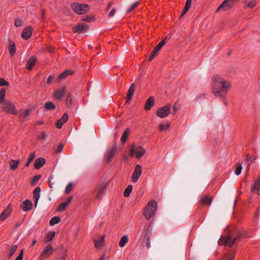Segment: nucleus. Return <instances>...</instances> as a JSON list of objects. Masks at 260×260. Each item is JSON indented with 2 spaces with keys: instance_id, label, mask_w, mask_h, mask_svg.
<instances>
[{
  "instance_id": "obj_1",
  "label": "nucleus",
  "mask_w": 260,
  "mask_h": 260,
  "mask_svg": "<svg viewBox=\"0 0 260 260\" xmlns=\"http://www.w3.org/2000/svg\"><path fill=\"white\" fill-rule=\"evenodd\" d=\"M211 86L215 96L224 98L230 90L231 84L221 75L215 74L212 77Z\"/></svg>"
},
{
  "instance_id": "obj_2",
  "label": "nucleus",
  "mask_w": 260,
  "mask_h": 260,
  "mask_svg": "<svg viewBox=\"0 0 260 260\" xmlns=\"http://www.w3.org/2000/svg\"><path fill=\"white\" fill-rule=\"evenodd\" d=\"M157 206V203L154 201H150L147 203L144 212V215L146 219H149L154 215Z\"/></svg>"
},
{
  "instance_id": "obj_3",
  "label": "nucleus",
  "mask_w": 260,
  "mask_h": 260,
  "mask_svg": "<svg viewBox=\"0 0 260 260\" xmlns=\"http://www.w3.org/2000/svg\"><path fill=\"white\" fill-rule=\"evenodd\" d=\"M71 7L74 12L79 15L85 14L90 9V6L88 5L79 3H73Z\"/></svg>"
},
{
  "instance_id": "obj_4",
  "label": "nucleus",
  "mask_w": 260,
  "mask_h": 260,
  "mask_svg": "<svg viewBox=\"0 0 260 260\" xmlns=\"http://www.w3.org/2000/svg\"><path fill=\"white\" fill-rule=\"evenodd\" d=\"M239 236L229 234L220 238L218 242L219 245L231 247L234 244L236 240L239 238Z\"/></svg>"
},
{
  "instance_id": "obj_5",
  "label": "nucleus",
  "mask_w": 260,
  "mask_h": 260,
  "mask_svg": "<svg viewBox=\"0 0 260 260\" xmlns=\"http://www.w3.org/2000/svg\"><path fill=\"white\" fill-rule=\"evenodd\" d=\"M171 104H167L164 106L159 108L156 112V115L161 118H164L167 117L171 112Z\"/></svg>"
},
{
  "instance_id": "obj_6",
  "label": "nucleus",
  "mask_w": 260,
  "mask_h": 260,
  "mask_svg": "<svg viewBox=\"0 0 260 260\" xmlns=\"http://www.w3.org/2000/svg\"><path fill=\"white\" fill-rule=\"evenodd\" d=\"M145 149L141 146H135L133 145L131 150L130 155L131 156L136 154V157L137 159H140L145 153Z\"/></svg>"
},
{
  "instance_id": "obj_7",
  "label": "nucleus",
  "mask_w": 260,
  "mask_h": 260,
  "mask_svg": "<svg viewBox=\"0 0 260 260\" xmlns=\"http://www.w3.org/2000/svg\"><path fill=\"white\" fill-rule=\"evenodd\" d=\"M3 110L9 114L16 115L17 111L15 105L11 102H6L3 107Z\"/></svg>"
},
{
  "instance_id": "obj_8",
  "label": "nucleus",
  "mask_w": 260,
  "mask_h": 260,
  "mask_svg": "<svg viewBox=\"0 0 260 260\" xmlns=\"http://www.w3.org/2000/svg\"><path fill=\"white\" fill-rule=\"evenodd\" d=\"M235 0H225L219 6L218 8L216 10V12H218L220 10L223 11L229 10L234 5V1Z\"/></svg>"
},
{
  "instance_id": "obj_9",
  "label": "nucleus",
  "mask_w": 260,
  "mask_h": 260,
  "mask_svg": "<svg viewBox=\"0 0 260 260\" xmlns=\"http://www.w3.org/2000/svg\"><path fill=\"white\" fill-rule=\"evenodd\" d=\"M54 249L51 245L48 244L45 248L41 252L40 254V258L43 259L49 257L53 252Z\"/></svg>"
},
{
  "instance_id": "obj_10",
  "label": "nucleus",
  "mask_w": 260,
  "mask_h": 260,
  "mask_svg": "<svg viewBox=\"0 0 260 260\" xmlns=\"http://www.w3.org/2000/svg\"><path fill=\"white\" fill-rule=\"evenodd\" d=\"M142 175V167L137 165L132 176V181L136 183Z\"/></svg>"
},
{
  "instance_id": "obj_11",
  "label": "nucleus",
  "mask_w": 260,
  "mask_h": 260,
  "mask_svg": "<svg viewBox=\"0 0 260 260\" xmlns=\"http://www.w3.org/2000/svg\"><path fill=\"white\" fill-rule=\"evenodd\" d=\"M89 29V26L85 23H79L77 26L73 27V30L75 33L83 34Z\"/></svg>"
},
{
  "instance_id": "obj_12",
  "label": "nucleus",
  "mask_w": 260,
  "mask_h": 260,
  "mask_svg": "<svg viewBox=\"0 0 260 260\" xmlns=\"http://www.w3.org/2000/svg\"><path fill=\"white\" fill-rule=\"evenodd\" d=\"M13 210V206L10 204L0 214V221H3L8 218L11 214Z\"/></svg>"
},
{
  "instance_id": "obj_13",
  "label": "nucleus",
  "mask_w": 260,
  "mask_h": 260,
  "mask_svg": "<svg viewBox=\"0 0 260 260\" xmlns=\"http://www.w3.org/2000/svg\"><path fill=\"white\" fill-rule=\"evenodd\" d=\"M116 146L114 145L112 146L108 151H107L106 155L105 156V159L107 162H110L112 160L116 153Z\"/></svg>"
},
{
  "instance_id": "obj_14",
  "label": "nucleus",
  "mask_w": 260,
  "mask_h": 260,
  "mask_svg": "<svg viewBox=\"0 0 260 260\" xmlns=\"http://www.w3.org/2000/svg\"><path fill=\"white\" fill-rule=\"evenodd\" d=\"M66 87L65 86L61 87L56 89L54 92V96L56 100L61 99L66 94Z\"/></svg>"
},
{
  "instance_id": "obj_15",
  "label": "nucleus",
  "mask_w": 260,
  "mask_h": 260,
  "mask_svg": "<svg viewBox=\"0 0 260 260\" xmlns=\"http://www.w3.org/2000/svg\"><path fill=\"white\" fill-rule=\"evenodd\" d=\"M32 32V28L31 26L25 27L22 32L21 37L23 39L27 40L31 37Z\"/></svg>"
},
{
  "instance_id": "obj_16",
  "label": "nucleus",
  "mask_w": 260,
  "mask_h": 260,
  "mask_svg": "<svg viewBox=\"0 0 260 260\" xmlns=\"http://www.w3.org/2000/svg\"><path fill=\"white\" fill-rule=\"evenodd\" d=\"M68 118V114L66 113H64L62 117L56 121V127L58 129L61 128L63 124L67 121Z\"/></svg>"
},
{
  "instance_id": "obj_17",
  "label": "nucleus",
  "mask_w": 260,
  "mask_h": 260,
  "mask_svg": "<svg viewBox=\"0 0 260 260\" xmlns=\"http://www.w3.org/2000/svg\"><path fill=\"white\" fill-rule=\"evenodd\" d=\"M32 207V202L28 200L24 201L20 205L21 209L24 211H27L28 210H30L31 209Z\"/></svg>"
},
{
  "instance_id": "obj_18",
  "label": "nucleus",
  "mask_w": 260,
  "mask_h": 260,
  "mask_svg": "<svg viewBox=\"0 0 260 260\" xmlns=\"http://www.w3.org/2000/svg\"><path fill=\"white\" fill-rule=\"evenodd\" d=\"M212 200L213 199L211 197H209L207 195H205L199 201V203L203 205H210L212 202Z\"/></svg>"
},
{
  "instance_id": "obj_19",
  "label": "nucleus",
  "mask_w": 260,
  "mask_h": 260,
  "mask_svg": "<svg viewBox=\"0 0 260 260\" xmlns=\"http://www.w3.org/2000/svg\"><path fill=\"white\" fill-rule=\"evenodd\" d=\"M41 188L37 187L33 191V198L35 200V205L37 207L38 201L40 197Z\"/></svg>"
},
{
  "instance_id": "obj_20",
  "label": "nucleus",
  "mask_w": 260,
  "mask_h": 260,
  "mask_svg": "<svg viewBox=\"0 0 260 260\" xmlns=\"http://www.w3.org/2000/svg\"><path fill=\"white\" fill-rule=\"evenodd\" d=\"M154 105V98L153 96H150L146 101L144 108L146 110H150Z\"/></svg>"
},
{
  "instance_id": "obj_21",
  "label": "nucleus",
  "mask_w": 260,
  "mask_h": 260,
  "mask_svg": "<svg viewBox=\"0 0 260 260\" xmlns=\"http://www.w3.org/2000/svg\"><path fill=\"white\" fill-rule=\"evenodd\" d=\"M74 71L71 70H67L60 74L58 77V82H60L63 79H65L68 76L72 75L74 74Z\"/></svg>"
},
{
  "instance_id": "obj_22",
  "label": "nucleus",
  "mask_w": 260,
  "mask_h": 260,
  "mask_svg": "<svg viewBox=\"0 0 260 260\" xmlns=\"http://www.w3.org/2000/svg\"><path fill=\"white\" fill-rule=\"evenodd\" d=\"M105 236L103 235L97 239L94 240L95 247L97 249L101 248L104 243Z\"/></svg>"
},
{
  "instance_id": "obj_23",
  "label": "nucleus",
  "mask_w": 260,
  "mask_h": 260,
  "mask_svg": "<svg viewBox=\"0 0 260 260\" xmlns=\"http://www.w3.org/2000/svg\"><path fill=\"white\" fill-rule=\"evenodd\" d=\"M37 58L35 56H31L27 61L26 68L29 70H32L33 67L35 65L37 61Z\"/></svg>"
},
{
  "instance_id": "obj_24",
  "label": "nucleus",
  "mask_w": 260,
  "mask_h": 260,
  "mask_svg": "<svg viewBox=\"0 0 260 260\" xmlns=\"http://www.w3.org/2000/svg\"><path fill=\"white\" fill-rule=\"evenodd\" d=\"M45 159L43 157H40L37 159L34 162V167L36 169H40L45 163Z\"/></svg>"
},
{
  "instance_id": "obj_25",
  "label": "nucleus",
  "mask_w": 260,
  "mask_h": 260,
  "mask_svg": "<svg viewBox=\"0 0 260 260\" xmlns=\"http://www.w3.org/2000/svg\"><path fill=\"white\" fill-rule=\"evenodd\" d=\"M256 191L257 194L260 195V178L257 179L251 187V191Z\"/></svg>"
},
{
  "instance_id": "obj_26",
  "label": "nucleus",
  "mask_w": 260,
  "mask_h": 260,
  "mask_svg": "<svg viewBox=\"0 0 260 260\" xmlns=\"http://www.w3.org/2000/svg\"><path fill=\"white\" fill-rule=\"evenodd\" d=\"M135 86L134 83H133L130 86L129 89L128 90V91H127V96H126L127 101H129L132 99L133 95L135 92ZM126 103H127V101H126Z\"/></svg>"
},
{
  "instance_id": "obj_27",
  "label": "nucleus",
  "mask_w": 260,
  "mask_h": 260,
  "mask_svg": "<svg viewBox=\"0 0 260 260\" xmlns=\"http://www.w3.org/2000/svg\"><path fill=\"white\" fill-rule=\"evenodd\" d=\"M45 110L50 111L56 109V105L52 102H48L44 104Z\"/></svg>"
},
{
  "instance_id": "obj_28",
  "label": "nucleus",
  "mask_w": 260,
  "mask_h": 260,
  "mask_svg": "<svg viewBox=\"0 0 260 260\" xmlns=\"http://www.w3.org/2000/svg\"><path fill=\"white\" fill-rule=\"evenodd\" d=\"M72 198L70 197L68 199V200L66 202L61 203L58 207L57 210L59 211H64L68 205L70 203Z\"/></svg>"
},
{
  "instance_id": "obj_29",
  "label": "nucleus",
  "mask_w": 260,
  "mask_h": 260,
  "mask_svg": "<svg viewBox=\"0 0 260 260\" xmlns=\"http://www.w3.org/2000/svg\"><path fill=\"white\" fill-rule=\"evenodd\" d=\"M10 168L11 170H15L19 165V161L18 160L11 159L9 161Z\"/></svg>"
},
{
  "instance_id": "obj_30",
  "label": "nucleus",
  "mask_w": 260,
  "mask_h": 260,
  "mask_svg": "<svg viewBox=\"0 0 260 260\" xmlns=\"http://www.w3.org/2000/svg\"><path fill=\"white\" fill-rule=\"evenodd\" d=\"M31 111L32 110L31 109H27L23 111H21L18 116L19 118L21 119L23 118L27 117L28 116H29Z\"/></svg>"
},
{
  "instance_id": "obj_31",
  "label": "nucleus",
  "mask_w": 260,
  "mask_h": 260,
  "mask_svg": "<svg viewBox=\"0 0 260 260\" xmlns=\"http://www.w3.org/2000/svg\"><path fill=\"white\" fill-rule=\"evenodd\" d=\"M128 240V236L127 235H124L122 236L119 242V245L120 247H123L125 244L127 243Z\"/></svg>"
},
{
  "instance_id": "obj_32",
  "label": "nucleus",
  "mask_w": 260,
  "mask_h": 260,
  "mask_svg": "<svg viewBox=\"0 0 260 260\" xmlns=\"http://www.w3.org/2000/svg\"><path fill=\"white\" fill-rule=\"evenodd\" d=\"M8 49L11 56L14 55L16 52V47L15 44L13 42H11L9 45Z\"/></svg>"
},
{
  "instance_id": "obj_33",
  "label": "nucleus",
  "mask_w": 260,
  "mask_h": 260,
  "mask_svg": "<svg viewBox=\"0 0 260 260\" xmlns=\"http://www.w3.org/2000/svg\"><path fill=\"white\" fill-rule=\"evenodd\" d=\"M235 253V251H231L224 256L223 260H234Z\"/></svg>"
},
{
  "instance_id": "obj_34",
  "label": "nucleus",
  "mask_w": 260,
  "mask_h": 260,
  "mask_svg": "<svg viewBox=\"0 0 260 260\" xmlns=\"http://www.w3.org/2000/svg\"><path fill=\"white\" fill-rule=\"evenodd\" d=\"M55 235V232L53 231L49 233L45 237V241L47 242L51 241Z\"/></svg>"
},
{
  "instance_id": "obj_35",
  "label": "nucleus",
  "mask_w": 260,
  "mask_h": 260,
  "mask_svg": "<svg viewBox=\"0 0 260 260\" xmlns=\"http://www.w3.org/2000/svg\"><path fill=\"white\" fill-rule=\"evenodd\" d=\"M133 190V186L132 185H128L125 188L124 191V196L125 197H128Z\"/></svg>"
},
{
  "instance_id": "obj_36",
  "label": "nucleus",
  "mask_w": 260,
  "mask_h": 260,
  "mask_svg": "<svg viewBox=\"0 0 260 260\" xmlns=\"http://www.w3.org/2000/svg\"><path fill=\"white\" fill-rule=\"evenodd\" d=\"M96 198L98 199H101L102 195L104 193V188L103 187H99L96 189Z\"/></svg>"
},
{
  "instance_id": "obj_37",
  "label": "nucleus",
  "mask_w": 260,
  "mask_h": 260,
  "mask_svg": "<svg viewBox=\"0 0 260 260\" xmlns=\"http://www.w3.org/2000/svg\"><path fill=\"white\" fill-rule=\"evenodd\" d=\"M60 221V218L59 217L55 216V217H52L50 219V220L49 221V224L50 225H54L58 223V222H59Z\"/></svg>"
},
{
  "instance_id": "obj_38",
  "label": "nucleus",
  "mask_w": 260,
  "mask_h": 260,
  "mask_svg": "<svg viewBox=\"0 0 260 260\" xmlns=\"http://www.w3.org/2000/svg\"><path fill=\"white\" fill-rule=\"evenodd\" d=\"M256 0H251L249 2H245V8H252L256 6Z\"/></svg>"
},
{
  "instance_id": "obj_39",
  "label": "nucleus",
  "mask_w": 260,
  "mask_h": 260,
  "mask_svg": "<svg viewBox=\"0 0 260 260\" xmlns=\"http://www.w3.org/2000/svg\"><path fill=\"white\" fill-rule=\"evenodd\" d=\"M170 128V124L166 122L165 124H160L159 129L160 131H166Z\"/></svg>"
},
{
  "instance_id": "obj_40",
  "label": "nucleus",
  "mask_w": 260,
  "mask_h": 260,
  "mask_svg": "<svg viewBox=\"0 0 260 260\" xmlns=\"http://www.w3.org/2000/svg\"><path fill=\"white\" fill-rule=\"evenodd\" d=\"M160 50L159 49H158V48L156 47H155V48H154V49L153 50V51L152 52L150 56H149V58L148 59V60L149 61H151L153 58L157 55V53L158 52V51Z\"/></svg>"
},
{
  "instance_id": "obj_41",
  "label": "nucleus",
  "mask_w": 260,
  "mask_h": 260,
  "mask_svg": "<svg viewBox=\"0 0 260 260\" xmlns=\"http://www.w3.org/2000/svg\"><path fill=\"white\" fill-rule=\"evenodd\" d=\"M160 50L159 49H158V48L156 47H155V48H154V49L153 50V51L152 52L150 56H149V58L148 59V60L149 61H151L153 58L157 55V53L158 52V51Z\"/></svg>"
},
{
  "instance_id": "obj_42",
  "label": "nucleus",
  "mask_w": 260,
  "mask_h": 260,
  "mask_svg": "<svg viewBox=\"0 0 260 260\" xmlns=\"http://www.w3.org/2000/svg\"><path fill=\"white\" fill-rule=\"evenodd\" d=\"M129 132L128 129H126L122 134L121 140L122 142V143H124L127 138L128 134Z\"/></svg>"
},
{
  "instance_id": "obj_43",
  "label": "nucleus",
  "mask_w": 260,
  "mask_h": 260,
  "mask_svg": "<svg viewBox=\"0 0 260 260\" xmlns=\"http://www.w3.org/2000/svg\"><path fill=\"white\" fill-rule=\"evenodd\" d=\"M5 94V89L4 88H2L0 90V104L4 103Z\"/></svg>"
},
{
  "instance_id": "obj_44",
  "label": "nucleus",
  "mask_w": 260,
  "mask_h": 260,
  "mask_svg": "<svg viewBox=\"0 0 260 260\" xmlns=\"http://www.w3.org/2000/svg\"><path fill=\"white\" fill-rule=\"evenodd\" d=\"M35 157V152L31 153L27 161L25 164L26 167H28L29 166L30 164L32 162V161L34 159Z\"/></svg>"
},
{
  "instance_id": "obj_45",
  "label": "nucleus",
  "mask_w": 260,
  "mask_h": 260,
  "mask_svg": "<svg viewBox=\"0 0 260 260\" xmlns=\"http://www.w3.org/2000/svg\"><path fill=\"white\" fill-rule=\"evenodd\" d=\"M41 177V175H37L34 176L30 181V184L31 185H35L39 181Z\"/></svg>"
},
{
  "instance_id": "obj_46",
  "label": "nucleus",
  "mask_w": 260,
  "mask_h": 260,
  "mask_svg": "<svg viewBox=\"0 0 260 260\" xmlns=\"http://www.w3.org/2000/svg\"><path fill=\"white\" fill-rule=\"evenodd\" d=\"M17 245H12L11 249L9 251V255L10 257H11L15 253V252L17 250Z\"/></svg>"
},
{
  "instance_id": "obj_47",
  "label": "nucleus",
  "mask_w": 260,
  "mask_h": 260,
  "mask_svg": "<svg viewBox=\"0 0 260 260\" xmlns=\"http://www.w3.org/2000/svg\"><path fill=\"white\" fill-rule=\"evenodd\" d=\"M242 170V165L241 164L237 165L236 167L235 174L236 175H239L241 173Z\"/></svg>"
},
{
  "instance_id": "obj_48",
  "label": "nucleus",
  "mask_w": 260,
  "mask_h": 260,
  "mask_svg": "<svg viewBox=\"0 0 260 260\" xmlns=\"http://www.w3.org/2000/svg\"><path fill=\"white\" fill-rule=\"evenodd\" d=\"M139 4V1H137L131 5L129 8L127 10V12H130L133 10Z\"/></svg>"
},
{
  "instance_id": "obj_49",
  "label": "nucleus",
  "mask_w": 260,
  "mask_h": 260,
  "mask_svg": "<svg viewBox=\"0 0 260 260\" xmlns=\"http://www.w3.org/2000/svg\"><path fill=\"white\" fill-rule=\"evenodd\" d=\"M64 147L63 144H59L58 145L56 146L55 148V151L56 152H60L62 151Z\"/></svg>"
},
{
  "instance_id": "obj_50",
  "label": "nucleus",
  "mask_w": 260,
  "mask_h": 260,
  "mask_svg": "<svg viewBox=\"0 0 260 260\" xmlns=\"http://www.w3.org/2000/svg\"><path fill=\"white\" fill-rule=\"evenodd\" d=\"M73 188V184L72 183H69L66 186L65 192L67 193L70 192Z\"/></svg>"
},
{
  "instance_id": "obj_51",
  "label": "nucleus",
  "mask_w": 260,
  "mask_h": 260,
  "mask_svg": "<svg viewBox=\"0 0 260 260\" xmlns=\"http://www.w3.org/2000/svg\"><path fill=\"white\" fill-rule=\"evenodd\" d=\"M192 0H186L185 7V11H188L190 8Z\"/></svg>"
},
{
  "instance_id": "obj_52",
  "label": "nucleus",
  "mask_w": 260,
  "mask_h": 260,
  "mask_svg": "<svg viewBox=\"0 0 260 260\" xmlns=\"http://www.w3.org/2000/svg\"><path fill=\"white\" fill-rule=\"evenodd\" d=\"M166 44V41L165 40H162L156 46L158 48V49L160 50V49Z\"/></svg>"
},
{
  "instance_id": "obj_53",
  "label": "nucleus",
  "mask_w": 260,
  "mask_h": 260,
  "mask_svg": "<svg viewBox=\"0 0 260 260\" xmlns=\"http://www.w3.org/2000/svg\"><path fill=\"white\" fill-rule=\"evenodd\" d=\"M24 253V249H22L18 256L15 258V260H23Z\"/></svg>"
},
{
  "instance_id": "obj_54",
  "label": "nucleus",
  "mask_w": 260,
  "mask_h": 260,
  "mask_svg": "<svg viewBox=\"0 0 260 260\" xmlns=\"http://www.w3.org/2000/svg\"><path fill=\"white\" fill-rule=\"evenodd\" d=\"M9 83L6 81L4 78H0V86L5 85H8Z\"/></svg>"
},
{
  "instance_id": "obj_55",
  "label": "nucleus",
  "mask_w": 260,
  "mask_h": 260,
  "mask_svg": "<svg viewBox=\"0 0 260 260\" xmlns=\"http://www.w3.org/2000/svg\"><path fill=\"white\" fill-rule=\"evenodd\" d=\"M67 251L66 250H64L62 253L60 255L59 257L60 260H64L67 257Z\"/></svg>"
},
{
  "instance_id": "obj_56",
  "label": "nucleus",
  "mask_w": 260,
  "mask_h": 260,
  "mask_svg": "<svg viewBox=\"0 0 260 260\" xmlns=\"http://www.w3.org/2000/svg\"><path fill=\"white\" fill-rule=\"evenodd\" d=\"M53 80H54V77L52 75H50L47 79V83L48 84H52Z\"/></svg>"
},
{
  "instance_id": "obj_57",
  "label": "nucleus",
  "mask_w": 260,
  "mask_h": 260,
  "mask_svg": "<svg viewBox=\"0 0 260 260\" xmlns=\"http://www.w3.org/2000/svg\"><path fill=\"white\" fill-rule=\"evenodd\" d=\"M15 25L16 27H19L22 25V21L19 19H17L15 21Z\"/></svg>"
},
{
  "instance_id": "obj_58",
  "label": "nucleus",
  "mask_w": 260,
  "mask_h": 260,
  "mask_svg": "<svg viewBox=\"0 0 260 260\" xmlns=\"http://www.w3.org/2000/svg\"><path fill=\"white\" fill-rule=\"evenodd\" d=\"M47 137V135L45 132H42L39 136V139L40 140H45Z\"/></svg>"
},
{
  "instance_id": "obj_59",
  "label": "nucleus",
  "mask_w": 260,
  "mask_h": 260,
  "mask_svg": "<svg viewBox=\"0 0 260 260\" xmlns=\"http://www.w3.org/2000/svg\"><path fill=\"white\" fill-rule=\"evenodd\" d=\"M116 12V10L115 9H113L108 14V17H113Z\"/></svg>"
},
{
  "instance_id": "obj_60",
  "label": "nucleus",
  "mask_w": 260,
  "mask_h": 260,
  "mask_svg": "<svg viewBox=\"0 0 260 260\" xmlns=\"http://www.w3.org/2000/svg\"><path fill=\"white\" fill-rule=\"evenodd\" d=\"M146 244L148 248H150L151 247L150 239L148 238L147 239Z\"/></svg>"
},
{
  "instance_id": "obj_61",
  "label": "nucleus",
  "mask_w": 260,
  "mask_h": 260,
  "mask_svg": "<svg viewBox=\"0 0 260 260\" xmlns=\"http://www.w3.org/2000/svg\"><path fill=\"white\" fill-rule=\"evenodd\" d=\"M177 102H176L174 105V106H173V112L174 113H176V112L179 109V108H177Z\"/></svg>"
},
{
  "instance_id": "obj_62",
  "label": "nucleus",
  "mask_w": 260,
  "mask_h": 260,
  "mask_svg": "<svg viewBox=\"0 0 260 260\" xmlns=\"http://www.w3.org/2000/svg\"><path fill=\"white\" fill-rule=\"evenodd\" d=\"M188 11H185V8H184L182 12L181 13L180 17H182Z\"/></svg>"
},
{
  "instance_id": "obj_63",
  "label": "nucleus",
  "mask_w": 260,
  "mask_h": 260,
  "mask_svg": "<svg viewBox=\"0 0 260 260\" xmlns=\"http://www.w3.org/2000/svg\"><path fill=\"white\" fill-rule=\"evenodd\" d=\"M37 242V240L36 239L32 241V243H31V246H33L34 245H35V244Z\"/></svg>"
},
{
  "instance_id": "obj_64",
  "label": "nucleus",
  "mask_w": 260,
  "mask_h": 260,
  "mask_svg": "<svg viewBox=\"0 0 260 260\" xmlns=\"http://www.w3.org/2000/svg\"><path fill=\"white\" fill-rule=\"evenodd\" d=\"M105 255H103L99 259V260H104Z\"/></svg>"
}]
</instances>
